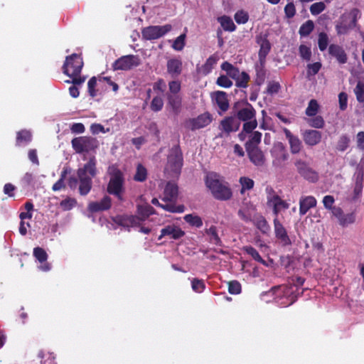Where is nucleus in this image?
I'll use <instances>...</instances> for the list:
<instances>
[{
    "mask_svg": "<svg viewBox=\"0 0 364 364\" xmlns=\"http://www.w3.org/2000/svg\"><path fill=\"white\" fill-rule=\"evenodd\" d=\"M298 287L296 285L274 286L269 291L274 299L282 306H289L298 299Z\"/></svg>",
    "mask_w": 364,
    "mask_h": 364,
    "instance_id": "obj_4",
    "label": "nucleus"
},
{
    "mask_svg": "<svg viewBox=\"0 0 364 364\" xmlns=\"http://www.w3.org/2000/svg\"><path fill=\"white\" fill-rule=\"evenodd\" d=\"M240 183L242 186L240 190L241 193H244L246 190H250L254 186V181L248 177H241L240 178Z\"/></svg>",
    "mask_w": 364,
    "mask_h": 364,
    "instance_id": "obj_50",
    "label": "nucleus"
},
{
    "mask_svg": "<svg viewBox=\"0 0 364 364\" xmlns=\"http://www.w3.org/2000/svg\"><path fill=\"white\" fill-rule=\"evenodd\" d=\"M232 112L235 118L240 122H247L251 120L256 117V110L251 104L246 102L241 106L238 103H235Z\"/></svg>",
    "mask_w": 364,
    "mask_h": 364,
    "instance_id": "obj_9",
    "label": "nucleus"
},
{
    "mask_svg": "<svg viewBox=\"0 0 364 364\" xmlns=\"http://www.w3.org/2000/svg\"><path fill=\"white\" fill-rule=\"evenodd\" d=\"M317 200L312 196H302L299 200V214L304 215L311 208L316 206Z\"/></svg>",
    "mask_w": 364,
    "mask_h": 364,
    "instance_id": "obj_27",
    "label": "nucleus"
},
{
    "mask_svg": "<svg viewBox=\"0 0 364 364\" xmlns=\"http://www.w3.org/2000/svg\"><path fill=\"white\" fill-rule=\"evenodd\" d=\"M302 137L306 145L314 146L321 142L322 134L315 129H308L304 132Z\"/></svg>",
    "mask_w": 364,
    "mask_h": 364,
    "instance_id": "obj_22",
    "label": "nucleus"
},
{
    "mask_svg": "<svg viewBox=\"0 0 364 364\" xmlns=\"http://www.w3.org/2000/svg\"><path fill=\"white\" fill-rule=\"evenodd\" d=\"M184 220L188 223L191 226L196 228H200L203 226L202 218L196 215L187 214L184 216Z\"/></svg>",
    "mask_w": 364,
    "mask_h": 364,
    "instance_id": "obj_40",
    "label": "nucleus"
},
{
    "mask_svg": "<svg viewBox=\"0 0 364 364\" xmlns=\"http://www.w3.org/2000/svg\"><path fill=\"white\" fill-rule=\"evenodd\" d=\"M265 64H261L259 65H256V78L255 83L257 85H261L264 82L266 77V70L264 69Z\"/></svg>",
    "mask_w": 364,
    "mask_h": 364,
    "instance_id": "obj_41",
    "label": "nucleus"
},
{
    "mask_svg": "<svg viewBox=\"0 0 364 364\" xmlns=\"http://www.w3.org/2000/svg\"><path fill=\"white\" fill-rule=\"evenodd\" d=\"M326 9V5L323 2H316L311 5L310 12L312 15L316 16L323 12Z\"/></svg>",
    "mask_w": 364,
    "mask_h": 364,
    "instance_id": "obj_58",
    "label": "nucleus"
},
{
    "mask_svg": "<svg viewBox=\"0 0 364 364\" xmlns=\"http://www.w3.org/2000/svg\"><path fill=\"white\" fill-rule=\"evenodd\" d=\"M167 73L172 78L178 77L182 73L183 63L180 59L171 58L167 61Z\"/></svg>",
    "mask_w": 364,
    "mask_h": 364,
    "instance_id": "obj_25",
    "label": "nucleus"
},
{
    "mask_svg": "<svg viewBox=\"0 0 364 364\" xmlns=\"http://www.w3.org/2000/svg\"><path fill=\"white\" fill-rule=\"evenodd\" d=\"M32 140V134L30 131L22 129L16 133V146H22L29 144Z\"/></svg>",
    "mask_w": 364,
    "mask_h": 364,
    "instance_id": "obj_31",
    "label": "nucleus"
},
{
    "mask_svg": "<svg viewBox=\"0 0 364 364\" xmlns=\"http://www.w3.org/2000/svg\"><path fill=\"white\" fill-rule=\"evenodd\" d=\"M169 93L167 95H179L181 89V82L178 80H172L168 82Z\"/></svg>",
    "mask_w": 364,
    "mask_h": 364,
    "instance_id": "obj_61",
    "label": "nucleus"
},
{
    "mask_svg": "<svg viewBox=\"0 0 364 364\" xmlns=\"http://www.w3.org/2000/svg\"><path fill=\"white\" fill-rule=\"evenodd\" d=\"M220 68L226 72V75L229 77H231L233 80L237 78L238 75L240 74L239 68L234 66L232 64L228 61L223 62L221 64Z\"/></svg>",
    "mask_w": 364,
    "mask_h": 364,
    "instance_id": "obj_34",
    "label": "nucleus"
},
{
    "mask_svg": "<svg viewBox=\"0 0 364 364\" xmlns=\"http://www.w3.org/2000/svg\"><path fill=\"white\" fill-rule=\"evenodd\" d=\"M183 166V154L180 146L179 140L168 150L165 171L170 176H178Z\"/></svg>",
    "mask_w": 364,
    "mask_h": 364,
    "instance_id": "obj_5",
    "label": "nucleus"
},
{
    "mask_svg": "<svg viewBox=\"0 0 364 364\" xmlns=\"http://www.w3.org/2000/svg\"><path fill=\"white\" fill-rule=\"evenodd\" d=\"M267 205L272 207L273 213L278 217L279 213L282 210H287L289 208V204L285 200H282L280 196H275L273 198V201Z\"/></svg>",
    "mask_w": 364,
    "mask_h": 364,
    "instance_id": "obj_29",
    "label": "nucleus"
},
{
    "mask_svg": "<svg viewBox=\"0 0 364 364\" xmlns=\"http://www.w3.org/2000/svg\"><path fill=\"white\" fill-rule=\"evenodd\" d=\"M253 223L262 233H267L270 230V227L267 220L261 215H257L255 216Z\"/></svg>",
    "mask_w": 364,
    "mask_h": 364,
    "instance_id": "obj_35",
    "label": "nucleus"
},
{
    "mask_svg": "<svg viewBox=\"0 0 364 364\" xmlns=\"http://www.w3.org/2000/svg\"><path fill=\"white\" fill-rule=\"evenodd\" d=\"M218 21L225 31L233 32L236 29V26L230 16L225 15L220 16L218 18Z\"/></svg>",
    "mask_w": 364,
    "mask_h": 364,
    "instance_id": "obj_37",
    "label": "nucleus"
},
{
    "mask_svg": "<svg viewBox=\"0 0 364 364\" xmlns=\"http://www.w3.org/2000/svg\"><path fill=\"white\" fill-rule=\"evenodd\" d=\"M361 11L357 9H352L349 13L343 14L336 24L337 35H346L351 29L358 26V20L361 18Z\"/></svg>",
    "mask_w": 364,
    "mask_h": 364,
    "instance_id": "obj_6",
    "label": "nucleus"
},
{
    "mask_svg": "<svg viewBox=\"0 0 364 364\" xmlns=\"http://www.w3.org/2000/svg\"><path fill=\"white\" fill-rule=\"evenodd\" d=\"M321 67L322 64L320 62L308 64L306 66L307 76L310 77L316 75L321 70Z\"/></svg>",
    "mask_w": 364,
    "mask_h": 364,
    "instance_id": "obj_49",
    "label": "nucleus"
},
{
    "mask_svg": "<svg viewBox=\"0 0 364 364\" xmlns=\"http://www.w3.org/2000/svg\"><path fill=\"white\" fill-rule=\"evenodd\" d=\"M319 105L316 100H311L306 109V114L309 117H314L318 113Z\"/></svg>",
    "mask_w": 364,
    "mask_h": 364,
    "instance_id": "obj_45",
    "label": "nucleus"
},
{
    "mask_svg": "<svg viewBox=\"0 0 364 364\" xmlns=\"http://www.w3.org/2000/svg\"><path fill=\"white\" fill-rule=\"evenodd\" d=\"M280 89L281 86L278 82L271 81L267 85V92L270 95L277 94Z\"/></svg>",
    "mask_w": 364,
    "mask_h": 364,
    "instance_id": "obj_64",
    "label": "nucleus"
},
{
    "mask_svg": "<svg viewBox=\"0 0 364 364\" xmlns=\"http://www.w3.org/2000/svg\"><path fill=\"white\" fill-rule=\"evenodd\" d=\"M257 127L256 118L245 122L242 126V132L250 134L254 132L253 130Z\"/></svg>",
    "mask_w": 364,
    "mask_h": 364,
    "instance_id": "obj_57",
    "label": "nucleus"
},
{
    "mask_svg": "<svg viewBox=\"0 0 364 364\" xmlns=\"http://www.w3.org/2000/svg\"><path fill=\"white\" fill-rule=\"evenodd\" d=\"M274 228L275 236L282 243V245L284 246L290 245L291 242L287 235V232L277 218L274 219Z\"/></svg>",
    "mask_w": 364,
    "mask_h": 364,
    "instance_id": "obj_19",
    "label": "nucleus"
},
{
    "mask_svg": "<svg viewBox=\"0 0 364 364\" xmlns=\"http://www.w3.org/2000/svg\"><path fill=\"white\" fill-rule=\"evenodd\" d=\"M250 161L257 166H262L265 163V157L262 151L257 147L245 148Z\"/></svg>",
    "mask_w": 364,
    "mask_h": 364,
    "instance_id": "obj_18",
    "label": "nucleus"
},
{
    "mask_svg": "<svg viewBox=\"0 0 364 364\" xmlns=\"http://www.w3.org/2000/svg\"><path fill=\"white\" fill-rule=\"evenodd\" d=\"M328 45V35L324 33L321 32L318 34V48L321 51H324L326 50Z\"/></svg>",
    "mask_w": 364,
    "mask_h": 364,
    "instance_id": "obj_53",
    "label": "nucleus"
},
{
    "mask_svg": "<svg viewBox=\"0 0 364 364\" xmlns=\"http://www.w3.org/2000/svg\"><path fill=\"white\" fill-rule=\"evenodd\" d=\"M216 84L221 87L229 88L233 82L227 75H221L217 78Z\"/></svg>",
    "mask_w": 364,
    "mask_h": 364,
    "instance_id": "obj_46",
    "label": "nucleus"
},
{
    "mask_svg": "<svg viewBox=\"0 0 364 364\" xmlns=\"http://www.w3.org/2000/svg\"><path fill=\"white\" fill-rule=\"evenodd\" d=\"M240 127V122L233 114L232 116L225 117L220 122L219 129L226 136H229L230 133L238 131Z\"/></svg>",
    "mask_w": 364,
    "mask_h": 364,
    "instance_id": "obj_14",
    "label": "nucleus"
},
{
    "mask_svg": "<svg viewBox=\"0 0 364 364\" xmlns=\"http://www.w3.org/2000/svg\"><path fill=\"white\" fill-rule=\"evenodd\" d=\"M178 194V187L173 182L168 181L165 186L164 191V196L161 200L166 203H173L177 200Z\"/></svg>",
    "mask_w": 364,
    "mask_h": 364,
    "instance_id": "obj_16",
    "label": "nucleus"
},
{
    "mask_svg": "<svg viewBox=\"0 0 364 364\" xmlns=\"http://www.w3.org/2000/svg\"><path fill=\"white\" fill-rule=\"evenodd\" d=\"M151 203L170 213H183L185 210V207L183 205H176L173 203L162 204L159 203V200L156 198L151 200Z\"/></svg>",
    "mask_w": 364,
    "mask_h": 364,
    "instance_id": "obj_30",
    "label": "nucleus"
},
{
    "mask_svg": "<svg viewBox=\"0 0 364 364\" xmlns=\"http://www.w3.org/2000/svg\"><path fill=\"white\" fill-rule=\"evenodd\" d=\"M71 144L77 154H83L95 151L99 146V141L96 138L82 136L73 138Z\"/></svg>",
    "mask_w": 364,
    "mask_h": 364,
    "instance_id": "obj_8",
    "label": "nucleus"
},
{
    "mask_svg": "<svg viewBox=\"0 0 364 364\" xmlns=\"http://www.w3.org/2000/svg\"><path fill=\"white\" fill-rule=\"evenodd\" d=\"M355 217L353 213L343 214L342 217L338 220L339 225L342 227L348 226L355 222Z\"/></svg>",
    "mask_w": 364,
    "mask_h": 364,
    "instance_id": "obj_51",
    "label": "nucleus"
},
{
    "mask_svg": "<svg viewBox=\"0 0 364 364\" xmlns=\"http://www.w3.org/2000/svg\"><path fill=\"white\" fill-rule=\"evenodd\" d=\"M211 97L221 111L226 112L229 109V100L225 92L215 91L211 94Z\"/></svg>",
    "mask_w": 364,
    "mask_h": 364,
    "instance_id": "obj_23",
    "label": "nucleus"
},
{
    "mask_svg": "<svg viewBox=\"0 0 364 364\" xmlns=\"http://www.w3.org/2000/svg\"><path fill=\"white\" fill-rule=\"evenodd\" d=\"M350 139L346 135H342L337 143L336 149L339 151H346L349 146Z\"/></svg>",
    "mask_w": 364,
    "mask_h": 364,
    "instance_id": "obj_56",
    "label": "nucleus"
},
{
    "mask_svg": "<svg viewBox=\"0 0 364 364\" xmlns=\"http://www.w3.org/2000/svg\"><path fill=\"white\" fill-rule=\"evenodd\" d=\"M191 287L194 291H196L197 293H201L205 289V284L203 279H199L198 278H193L191 280Z\"/></svg>",
    "mask_w": 364,
    "mask_h": 364,
    "instance_id": "obj_52",
    "label": "nucleus"
},
{
    "mask_svg": "<svg viewBox=\"0 0 364 364\" xmlns=\"http://www.w3.org/2000/svg\"><path fill=\"white\" fill-rule=\"evenodd\" d=\"M167 103L175 114H178L181 112L182 97L180 95H167Z\"/></svg>",
    "mask_w": 364,
    "mask_h": 364,
    "instance_id": "obj_28",
    "label": "nucleus"
},
{
    "mask_svg": "<svg viewBox=\"0 0 364 364\" xmlns=\"http://www.w3.org/2000/svg\"><path fill=\"white\" fill-rule=\"evenodd\" d=\"M242 251L247 253L248 255L251 256L252 258L258 262L259 263L267 267V262L262 259V257L259 254L258 251L253 247L250 245L244 246L242 248Z\"/></svg>",
    "mask_w": 364,
    "mask_h": 364,
    "instance_id": "obj_33",
    "label": "nucleus"
},
{
    "mask_svg": "<svg viewBox=\"0 0 364 364\" xmlns=\"http://www.w3.org/2000/svg\"><path fill=\"white\" fill-rule=\"evenodd\" d=\"M356 99L359 102H364V83L358 82L354 90Z\"/></svg>",
    "mask_w": 364,
    "mask_h": 364,
    "instance_id": "obj_59",
    "label": "nucleus"
},
{
    "mask_svg": "<svg viewBox=\"0 0 364 364\" xmlns=\"http://www.w3.org/2000/svg\"><path fill=\"white\" fill-rule=\"evenodd\" d=\"M309 124L311 127L316 129H321L324 127L325 122L321 116H316L310 120Z\"/></svg>",
    "mask_w": 364,
    "mask_h": 364,
    "instance_id": "obj_63",
    "label": "nucleus"
},
{
    "mask_svg": "<svg viewBox=\"0 0 364 364\" xmlns=\"http://www.w3.org/2000/svg\"><path fill=\"white\" fill-rule=\"evenodd\" d=\"M147 178V170L141 164L136 166V173L134 176V180L138 182H144Z\"/></svg>",
    "mask_w": 364,
    "mask_h": 364,
    "instance_id": "obj_44",
    "label": "nucleus"
},
{
    "mask_svg": "<svg viewBox=\"0 0 364 364\" xmlns=\"http://www.w3.org/2000/svg\"><path fill=\"white\" fill-rule=\"evenodd\" d=\"M84 62L81 54L73 53L65 58L63 65V73L72 80H67L65 82L68 84L82 85L86 76L80 75Z\"/></svg>",
    "mask_w": 364,
    "mask_h": 364,
    "instance_id": "obj_2",
    "label": "nucleus"
},
{
    "mask_svg": "<svg viewBox=\"0 0 364 364\" xmlns=\"http://www.w3.org/2000/svg\"><path fill=\"white\" fill-rule=\"evenodd\" d=\"M314 28V23L313 21L308 20L300 26L299 33L301 37H306L310 35Z\"/></svg>",
    "mask_w": 364,
    "mask_h": 364,
    "instance_id": "obj_42",
    "label": "nucleus"
},
{
    "mask_svg": "<svg viewBox=\"0 0 364 364\" xmlns=\"http://www.w3.org/2000/svg\"><path fill=\"white\" fill-rule=\"evenodd\" d=\"M185 235V232L181 228L174 225H167L162 228L159 239L168 236L169 239L178 240Z\"/></svg>",
    "mask_w": 364,
    "mask_h": 364,
    "instance_id": "obj_17",
    "label": "nucleus"
},
{
    "mask_svg": "<svg viewBox=\"0 0 364 364\" xmlns=\"http://www.w3.org/2000/svg\"><path fill=\"white\" fill-rule=\"evenodd\" d=\"M299 55H300V57L306 60V61H309L311 60V50L310 48V47H308L306 45H300L299 48Z\"/></svg>",
    "mask_w": 364,
    "mask_h": 364,
    "instance_id": "obj_55",
    "label": "nucleus"
},
{
    "mask_svg": "<svg viewBox=\"0 0 364 364\" xmlns=\"http://www.w3.org/2000/svg\"><path fill=\"white\" fill-rule=\"evenodd\" d=\"M205 233L209 236V242L217 246L222 245V240L218 235L217 227L211 225L209 228L205 229Z\"/></svg>",
    "mask_w": 364,
    "mask_h": 364,
    "instance_id": "obj_36",
    "label": "nucleus"
},
{
    "mask_svg": "<svg viewBox=\"0 0 364 364\" xmlns=\"http://www.w3.org/2000/svg\"><path fill=\"white\" fill-rule=\"evenodd\" d=\"M328 53L334 57L340 64H345L348 61V56L343 48L339 45L331 44L328 47Z\"/></svg>",
    "mask_w": 364,
    "mask_h": 364,
    "instance_id": "obj_24",
    "label": "nucleus"
},
{
    "mask_svg": "<svg viewBox=\"0 0 364 364\" xmlns=\"http://www.w3.org/2000/svg\"><path fill=\"white\" fill-rule=\"evenodd\" d=\"M257 43L259 46L258 53L259 61L261 64H265L266 58L271 50V44L267 36H257Z\"/></svg>",
    "mask_w": 364,
    "mask_h": 364,
    "instance_id": "obj_15",
    "label": "nucleus"
},
{
    "mask_svg": "<svg viewBox=\"0 0 364 364\" xmlns=\"http://www.w3.org/2000/svg\"><path fill=\"white\" fill-rule=\"evenodd\" d=\"M242 287L239 282L236 280L230 281L228 283V291L231 294H238L241 292Z\"/></svg>",
    "mask_w": 364,
    "mask_h": 364,
    "instance_id": "obj_62",
    "label": "nucleus"
},
{
    "mask_svg": "<svg viewBox=\"0 0 364 364\" xmlns=\"http://www.w3.org/2000/svg\"><path fill=\"white\" fill-rule=\"evenodd\" d=\"M137 213L141 217V220H146L150 215L155 213L154 208L149 204L138 205H137Z\"/></svg>",
    "mask_w": 364,
    "mask_h": 364,
    "instance_id": "obj_38",
    "label": "nucleus"
},
{
    "mask_svg": "<svg viewBox=\"0 0 364 364\" xmlns=\"http://www.w3.org/2000/svg\"><path fill=\"white\" fill-rule=\"evenodd\" d=\"M205 183L213 196L219 200H228L232 196L229 185L215 172H209L205 178Z\"/></svg>",
    "mask_w": 364,
    "mask_h": 364,
    "instance_id": "obj_3",
    "label": "nucleus"
},
{
    "mask_svg": "<svg viewBox=\"0 0 364 364\" xmlns=\"http://www.w3.org/2000/svg\"><path fill=\"white\" fill-rule=\"evenodd\" d=\"M170 24L164 26H149L141 30L142 38L146 41L158 39L171 30Z\"/></svg>",
    "mask_w": 364,
    "mask_h": 364,
    "instance_id": "obj_11",
    "label": "nucleus"
},
{
    "mask_svg": "<svg viewBox=\"0 0 364 364\" xmlns=\"http://www.w3.org/2000/svg\"><path fill=\"white\" fill-rule=\"evenodd\" d=\"M186 34L183 33L178 36L173 43L172 48L175 50L181 51L186 45Z\"/></svg>",
    "mask_w": 364,
    "mask_h": 364,
    "instance_id": "obj_48",
    "label": "nucleus"
},
{
    "mask_svg": "<svg viewBox=\"0 0 364 364\" xmlns=\"http://www.w3.org/2000/svg\"><path fill=\"white\" fill-rule=\"evenodd\" d=\"M218 60V56L215 54L210 55L205 63L200 67L199 72L203 75H208Z\"/></svg>",
    "mask_w": 364,
    "mask_h": 364,
    "instance_id": "obj_32",
    "label": "nucleus"
},
{
    "mask_svg": "<svg viewBox=\"0 0 364 364\" xmlns=\"http://www.w3.org/2000/svg\"><path fill=\"white\" fill-rule=\"evenodd\" d=\"M262 133L255 131L252 133L250 139L245 143V146L247 147H257L258 144L261 142Z\"/></svg>",
    "mask_w": 364,
    "mask_h": 364,
    "instance_id": "obj_43",
    "label": "nucleus"
},
{
    "mask_svg": "<svg viewBox=\"0 0 364 364\" xmlns=\"http://www.w3.org/2000/svg\"><path fill=\"white\" fill-rule=\"evenodd\" d=\"M250 80V77L247 73L242 71L237 78L235 79V85L240 88H247Z\"/></svg>",
    "mask_w": 364,
    "mask_h": 364,
    "instance_id": "obj_39",
    "label": "nucleus"
},
{
    "mask_svg": "<svg viewBox=\"0 0 364 364\" xmlns=\"http://www.w3.org/2000/svg\"><path fill=\"white\" fill-rule=\"evenodd\" d=\"M294 166L298 173L305 180L311 183H316L318 180V173L306 161L301 159H296Z\"/></svg>",
    "mask_w": 364,
    "mask_h": 364,
    "instance_id": "obj_10",
    "label": "nucleus"
},
{
    "mask_svg": "<svg viewBox=\"0 0 364 364\" xmlns=\"http://www.w3.org/2000/svg\"><path fill=\"white\" fill-rule=\"evenodd\" d=\"M164 107L163 99L159 96L154 97L150 105V109L155 112H159Z\"/></svg>",
    "mask_w": 364,
    "mask_h": 364,
    "instance_id": "obj_47",
    "label": "nucleus"
},
{
    "mask_svg": "<svg viewBox=\"0 0 364 364\" xmlns=\"http://www.w3.org/2000/svg\"><path fill=\"white\" fill-rule=\"evenodd\" d=\"M283 132L289 141L291 153L292 154L299 153L302 149V142L299 138L294 135L287 128H284Z\"/></svg>",
    "mask_w": 364,
    "mask_h": 364,
    "instance_id": "obj_20",
    "label": "nucleus"
},
{
    "mask_svg": "<svg viewBox=\"0 0 364 364\" xmlns=\"http://www.w3.org/2000/svg\"><path fill=\"white\" fill-rule=\"evenodd\" d=\"M213 121V116L208 112L199 114L194 118H190L185 122V127L191 131H196L208 126Z\"/></svg>",
    "mask_w": 364,
    "mask_h": 364,
    "instance_id": "obj_13",
    "label": "nucleus"
},
{
    "mask_svg": "<svg viewBox=\"0 0 364 364\" xmlns=\"http://www.w3.org/2000/svg\"><path fill=\"white\" fill-rule=\"evenodd\" d=\"M97 174V160L95 156L89 158L82 167L77 170V177L70 176L68 185L71 189H75L77 186L81 196L87 195L92 187V178Z\"/></svg>",
    "mask_w": 364,
    "mask_h": 364,
    "instance_id": "obj_1",
    "label": "nucleus"
},
{
    "mask_svg": "<svg viewBox=\"0 0 364 364\" xmlns=\"http://www.w3.org/2000/svg\"><path fill=\"white\" fill-rule=\"evenodd\" d=\"M140 65V59L138 55H123L116 60L112 64L114 70H129L134 67Z\"/></svg>",
    "mask_w": 364,
    "mask_h": 364,
    "instance_id": "obj_12",
    "label": "nucleus"
},
{
    "mask_svg": "<svg viewBox=\"0 0 364 364\" xmlns=\"http://www.w3.org/2000/svg\"><path fill=\"white\" fill-rule=\"evenodd\" d=\"M112 206V199L109 196H104L100 201L91 202L88 205V210L92 213H97L109 210Z\"/></svg>",
    "mask_w": 364,
    "mask_h": 364,
    "instance_id": "obj_21",
    "label": "nucleus"
},
{
    "mask_svg": "<svg viewBox=\"0 0 364 364\" xmlns=\"http://www.w3.org/2000/svg\"><path fill=\"white\" fill-rule=\"evenodd\" d=\"M97 77H92L87 82V92L90 97H95L97 95V90H96Z\"/></svg>",
    "mask_w": 364,
    "mask_h": 364,
    "instance_id": "obj_54",
    "label": "nucleus"
},
{
    "mask_svg": "<svg viewBox=\"0 0 364 364\" xmlns=\"http://www.w3.org/2000/svg\"><path fill=\"white\" fill-rule=\"evenodd\" d=\"M234 18L238 24L246 23L249 20L248 14L242 10L237 11L234 16Z\"/></svg>",
    "mask_w": 364,
    "mask_h": 364,
    "instance_id": "obj_60",
    "label": "nucleus"
},
{
    "mask_svg": "<svg viewBox=\"0 0 364 364\" xmlns=\"http://www.w3.org/2000/svg\"><path fill=\"white\" fill-rule=\"evenodd\" d=\"M109 181L107 186L109 194L114 196L119 200H123L124 191V176L121 170L116 167H112L109 170Z\"/></svg>",
    "mask_w": 364,
    "mask_h": 364,
    "instance_id": "obj_7",
    "label": "nucleus"
},
{
    "mask_svg": "<svg viewBox=\"0 0 364 364\" xmlns=\"http://www.w3.org/2000/svg\"><path fill=\"white\" fill-rule=\"evenodd\" d=\"M33 256L41 264L40 269L43 272H48L50 269V264L46 262L48 259V254L46 250L40 247H36L33 249Z\"/></svg>",
    "mask_w": 364,
    "mask_h": 364,
    "instance_id": "obj_26",
    "label": "nucleus"
}]
</instances>
